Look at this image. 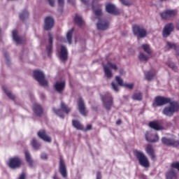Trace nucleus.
Here are the masks:
<instances>
[{"instance_id":"obj_1","label":"nucleus","mask_w":179,"mask_h":179,"mask_svg":"<svg viewBox=\"0 0 179 179\" xmlns=\"http://www.w3.org/2000/svg\"><path fill=\"white\" fill-rule=\"evenodd\" d=\"M170 106L165 108L163 110V113L168 117H171L174 114V113L178 111L179 110V104L177 101L169 102Z\"/></svg>"},{"instance_id":"obj_2","label":"nucleus","mask_w":179,"mask_h":179,"mask_svg":"<svg viewBox=\"0 0 179 179\" xmlns=\"http://www.w3.org/2000/svg\"><path fill=\"white\" fill-rule=\"evenodd\" d=\"M110 69H113V71H117L118 67L115 64L111 63V62H108L107 65H103V71L105 73V76H106L107 79H111L113 78V73Z\"/></svg>"},{"instance_id":"obj_3","label":"nucleus","mask_w":179,"mask_h":179,"mask_svg":"<svg viewBox=\"0 0 179 179\" xmlns=\"http://www.w3.org/2000/svg\"><path fill=\"white\" fill-rule=\"evenodd\" d=\"M133 33L138 38H143L148 36V31L139 25L133 26Z\"/></svg>"},{"instance_id":"obj_4","label":"nucleus","mask_w":179,"mask_h":179,"mask_svg":"<svg viewBox=\"0 0 179 179\" xmlns=\"http://www.w3.org/2000/svg\"><path fill=\"white\" fill-rule=\"evenodd\" d=\"M141 48L148 53V55H145V53L143 52H140L138 55V59H140V61L143 62L149 59L150 54H152V50H150V46H149V45L148 44L142 45Z\"/></svg>"},{"instance_id":"obj_5","label":"nucleus","mask_w":179,"mask_h":179,"mask_svg":"<svg viewBox=\"0 0 179 179\" xmlns=\"http://www.w3.org/2000/svg\"><path fill=\"white\" fill-rule=\"evenodd\" d=\"M134 153L138 159L141 166H143V167H149V160H148V158L142 152L135 150Z\"/></svg>"},{"instance_id":"obj_6","label":"nucleus","mask_w":179,"mask_h":179,"mask_svg":"<svg viewBox=\"0 0 179 179\" xmlns=\"http://www.w3.org/2000/svg\"><path fill=\"white\" fill-rule=\"evenodd\" d=\"M34 76L41 86H48V82L44 78V73L42 71L36 70L34 72Z\"/></svg>"},{"instance_id":"obj_7","label":"nucleus","mask_w":179,"mask_h":179,"mask_svg":"<svg viewBox=\"0 0 179 179\" xmlns=\"http://www.w3.org/2000/svg\"><path fill=\"white\" fill-rule=\"evenodd\" d=\"M103 105L106 110H110L111 108V106H113V97H111V95H104L101 97Z\"/></svg>"},{"instance_id":"obj_8","label":"nucleus","mask_w":179,"mask_h":179,"mask_svg":"<svg viewBox=\"0 0 179 179\" xmlns=\"http://www.w3.org/2000/svg\"><path fill=\"white\" fill-rule=\"evenodd\" d=\"M57 51L59 52V58L62 61H66L68 59V50L66 48L64 45H60L57 48Z\"/></svg>"},{"instance_id":"obj_9","label":"nucleus","mask_w":179,"mask_h":179,"mask_svg":"<svg viewBox=\"0 0 179 179\" xmlns=\"http://www.w3.org/2000/svg\"><path fill=\"white\" fill-rule=\"evenodd\" d=\"M177 15L176 10H166L161 13L162 19H171Z\"/></svg>"},{"instance_id":"obj_10","label":"nucleus","mask_w":179,"mask_h":179,"mask_svg":"<svg viewBox=\"0 0 179 179\" xmlns=\"http://www.w3.org/2000/svg\"><path fill=\"white\" fill-rule=\"evenodd\" d=\"M20 159L17 157L11 158L8 162V164L10 169H17L21 164Z\"/></svg>"},{"instance_id":"obj_11","label":"nucleus","mask_w":179,"mask_h":179,"mask_svg":"<svg viewBox=\"0 0 179 179\" xmlns=\"http://www.w3.org/2000/svg\"><path fill=\"white\" fill-rule=\"evenodd\" d=\"M171 99L163 96H157L155 98V102L154 106H164V104H167V103H170Z\"/></svg>"},{"instance_id":"obj_12","label":"nucleus","mask_w":179,"mask_h":179,"mask_svg":"<svg viewBox=\"0 0 179 179\" xmlns=\"http://www.w3.org/2000/svg\"><path fill=\"white\" fill-rule=\"evenodd\" d=\"M115 80L118 85L122 87H126L127 89H134V83H124V80H122V78H121L120 76H116Z\"/></svg>"},{"instance_id":"obj_13","label":"nucleus","mask_w":179,"mask_h":179,"mask_svg":"<svg viewBox=\"0 0 179 179\" xmlns=\"http://www.w3.org/2000/svg\"><path fill=\"white\" fill-rule=\"evenodd\" d=\"M106 9L108 13H111L112 15H120V13H121V11L117 9L114 4L108 3L106 6Z\"/></svg>"},{"instance_id":"obj_14","label":"nucleus","mask_w":179,"mask_h":179,"mask_svg":"<svg viewBox=\"0 0 179 179\" xmlns=\"http://www.w3.org/2000/svg\"><path fill=\"white\" fill-rule=\"evenodd\" d=\"M45 30H50L54 27V18L52 17H47L45 19Z\"/></svg>"},{"instance_id":"obj_15","label":"nucleus","mask_w":179,"mask_h":179,"mask_svg":"<svg viewBox=\"0 0 179 179\" xmlns=\"http://www.w3.org/2000/svg\"><path fill=\"white\" fill-rule=\"evenodd\" d=\"M173 30H174V25H173V24H168L165 25L162 34L164 37H169Z\"/></svg>"},{"instance_id":"obj_16","label":"nucleus","mask_w":179,"mask_h":179,"mask_svg":"<svg viewBox=\"0 0 179 179\" xmlns=\"http://www.w3.org/2000/svg\"><path fill=\"white\" fill-rule=\"evenodd\" d=\"M145 138L148 142H157L159 141V136L156 134H152L147 132L145 134Z\"/></svg>"},{"instance_id":"obj_17","label":"nucleus","mask_w":179,"mask_h":179,"mask_svg":"<svg viewBox=\"0 0 179 179\" xmlns=\"http://www.w3.org/2000/svg\"><path fill=\"white\" fill-rule=\"evenodd\" d=\"M78 108L82 115H86L87 114V111H86V108L85 107V102L82 98H80L78 100Z\"/></svg>"},{"instance_id":"obj_18","label":"nucleus","mask_w":179,"mask_h":179,"mask_svg":"<svg viewBox=\"0 0 179 179\" xmlns=\"http://www.w3.org/2000/svg\"><path fill=\"white\" fill-rule=\"evenodd\" d=\"M55 89L57 90V92H59V93H61L65 89V81L60 80L57 81L55 84Z\"/></svg>"},{"instance_id":"obj_19","label":"nucleus","mask_w":179,"mask_h":179,"mask_svg":"<svg viewBox=\"0 0 179 179\" xmlns=\"http://www.w3.org/2000/svg\"><path fill=\"white\" fill-rule=\"evenodd\" d=\"M99 30H107L108 29V22L106 20H99L97 23Z\"/></svg>"},{"instance_id":"obj_20","label":"nucleus","mask_w":179,"mask_h":179,"mask_svg":"<svg viewBox=\"0 0 179 179\" xmlns=\"http://www.w3.org/2000/svg\"><path fill=\"white\" fill-rule=\"evenodd\" d=\"M38 136L41 139H43V141H45V142H51V138L45 134V131L41 130L38 132Z\"/></svg>"},{"instance_id":"obj_21","label":"nucleus","mask_w":179,"mask_h":179,"mask_svg":"<svg viewBox=\"0 0 179 179\" xmlns=\"http://www.w3.org/2000/svg\"><path fill=\"white\" fill-rule=\"evenodd\" d=\"M100 5L97 4L96 1L92 2V9L96 16H101V10L99 8Z\"/></svg>"},{"instance_id":"obj_22","label":"nucleus","mask_w":179,"mask_h":179,"mask_svg":"<svg viewBox=\"0 0 179 179\" xmlns=\"http://www.w3.org/2000/svg\"><path fill=\"white\" fill-rule=\"evenodd\" d=\"M59 171L62 177L65 178V177H66V168L65 167V163L62 159H60L59 162Z\"/></svg>"},{"instance_id":"obj_23","label":"nucleus","mask_w":179,"mask_h":179,"mask_svg":"<svg viewBox=\"0 0 179 179\" xmlns=\"http://www.w3.org/2000/svg\"><path fill=\"white\" fill-rule=\"evenodd\" d=\"M162 142L164 143V145H167L168 146H177V145H178V141L173 142V141L166 138H163Z\"/></svg>"},{"instance_id":"obj_24","label":"nucleus","mask_w":179,"mask_h":179,"mask_svg":"<svg viewBox=\"0 0 179 179\" xmlns=\"http://www.w3.org/2000/svg\"><path fill=\"white\" fill-rule=\"evenodd\" d=\"M34 111L36 115H41V114H43V108H41L39 104L35 103L34 106Z\"/></svg>"},{"instance_id":"obj_25","label":"nucleus","mask_w":179,"mask_h":179,"mask_svg":"<svg viewBox=\"0 0 179 179\" xmlns=\"http://www.w3.org/2000/svg\"><path fill=\"white\" fill-rule=\"evenodd\" d=\"M13 38L17 44H21L23 41L20 37L17 36V31L16 30L13 31Z\"/></svg>"},{"instance_id":"obj_26","label":"nucleus","mask_w":179,"mask_h":179,"mask_svg":"<svg viewBox=\"0 0 179 179\" xmlns=\"http://www.w3.org/2000/svg\"><path fill=\"white\" fill-rule=\"evenodd\" d=\"M145 152L152 157V159H155V151L153 150V148L150 145H147L145 148Z\"/></svg>"},{"instance_id":"obj_27","label":"nucleus","mask_w":179,"mask_h":179,"mask_svg":"<svg viewBox=\"0 0 179 179\" xmlns=\"http://www.w3.org/2000/svg\"><path fill=\"white\" fill-rule=\"evenodd\" d=\"M149 127L157 131L162 129L161 126L159 125V122H150L149 123Z\"/></svg>"},{"instance_id":"obj_28","label":"nucleus","mask_w":179,"mask_h":179,"mask_svg":"<svg viewBox=\"0 0 179 179\" xmlns=\"http://www.w3.org/2000/svg\"><path fill=\"white\" fill-rule=\"evenodd\" d=\"M75 22L78 26H83V24H85L83 19H82V17L79 15H76Z\"/></svg>"},{"instance_id":"obj_29","label":"nucleus","mask_w":179,"mask_h":179,"mask_svg":"<svg viewBox=\"0 0 179 179\" xmlns=\"http://www.w3.org/2000/svg\"><path fill=\"white\" fill-rule=\"evenodd\" d=\"M52 48V35H51L50 34H49V45L46 48L48 55H50V54H51Z\"/></svg>"},{"instance_id":"obj_30","label":"nucleus","mask_w":179,"mask_h":179,"mask_svg":"<svg viewBox=\"0 0 179 179\" xmlns=\"http://www.w3.org/2000/svg\"><path fill=\"white\" fill-rule=\"evenodd\" d=\"M177 178L176 173L174 169H172L166 174V179H176Z\"/></svg>"},{"instance_id":"obj_31","label":"nucleus","mask_w":179,"mask_h":179,"mask_svg":"<svg viewBox=\"0 0 179 179\" xmlns=\"http://www.w3.org/2000/svg\"><path fill=\"white\" fill-rule=\"evenodd\" d=\"M72 33H73V29L69 30L66 34V38L69 44H72Z\"/></svg>"},{"instance_id":"obj_32","label":"nucleus","mask_w":179,"mask_h":179,"mask_svg":"<svg viewBox=\"0 0 179 179\" xmlns=\"http://www.w3.org/2000/svg\"><path fill=\"white\" fill-rule=\"evenodd\" d=\"M25 159L27 163H29V166H33V160L31 159L30 153H29L27 151L25 152Z\"/></svg>"},{"instance_id":"obj_33","label":"nucleus","mask_w":179,"mask_h":179,"mask_svg":"<svg viewBox=\"0 0 179 179\" xmlns=\"http://www.w3.org/2000/svg\"><path fill=\"white\" fill-rule=\"evenodd\" d=\"M73 125L76 129H83V126L78 121L73 120Z\"/></svg>"},{"instance_id":"obj_34","label":"nucleus","mask_w":179,"mask_h":179,"mask_svg":"<svg viewBox=\"0 0 179 179\" xmlns=\"http://www.w3.org/2000/svg\"><path fill=\"white\" fill-rule=\"evenodd\" d=\"M3 90L5 92V93L7 94L8 97L13 100L15 99V96H13V94L10 92V91H8V88L3 87Z\"/></svg>"},{"instance_id":"obj_35","label":"nucleus","mask_w":179,"mask_h":179,"mask_svg":"<svg viewBox=\"0 0 179 179\" xmlns=\"http://www.w3.org/2000/svg\"><path fill=\"white\" fill-rule=\"evenodd\" d=\"M154 76H156V74L153 72H147L145 73V78L148 80H152Z\"/></svg>"},{"instance_id":"obj_36","label":"nucleus","mask_w":179,"mask_h":179,"mask_svg":"<svg viewBox=\"0 0 179 179\" xmlns=\"http://www.w3.org/2000/svg\"><path fill=\"white\" fill-rule=\"evenodd\" d=\"M27 17H29V12H27V10H24L20 14V19H21V20H24Z\"/></svg>"},{"instance_id":"obj_37","label":"nucleus","mask_w":179,"mask_h":179,"mask_svg":"<svg viewBox=\"0 0 179 179\" xmlns=\"http://www.w3.org/2000/svg\"><path fill=\"white\" fill-rule=\"evenodd\" d=\"M133 100H142V94L141 92H136L132 96Z\"/></svg>"},{"instance_id":"obj_38","label":"nucleus","mask_w":179,"mask_h":179,"mask_svg":"<svg viewBox=\"0 0 179 179\" xmlns=\"http://www.w3.org/2000/svg\"><path fill=\"white\" fill-rule=\"evenodd\" d=\"M123 5L126 6H131V5L134 4V0H120Z\"/></svg>"},{"instance_id":"obj_39","label":"nucleus","mask_w":179,"mask_h":179,"mask_svg":"<svg viewBox=\"0 0 179 179\" xmlns=\"http://www.w3.org/2000/svg\"><path fill=\"white\" fill-rule=\"evenodd\" d=\"M61 106H62V109L63 110V111H64V113H66V114H68V113L71 112V108H68V106H66V105H65V103H64V102H62Z\"/></svg>"},{"instance_id":"obj_40","label":"nucleus","mask_w":179,"mask_h":179,"mask_svg":"<svg viewBox=\"0 0 179 179\" xmlns=\"http://www.w3.org/2000/svg\"><path fill=\"white\" fill-rule=\"evenodd\" d=\"M166 47L168 49L173 48V50H176V44H174L173 43H170V42L166 43Z\"/></svg>"},{"instance_id":"obj_41","label":"nucleus","mask_w":179,"mask_h":179,"mask_svg":"<svg viewBox=\"0 0 179 179\" xmlns=\"http://www.w3.org/2000/svg\"><path fill=\"white\" fill-rule=\"evenodd\" d=\"M53 111L57 114V115H59L60 118H64V115L62 114V110H56L55 108H53Z\"/></svg>"},{"instance_id":"obj_42","label":"nucleus","mask_w":179,"mask_h":179,"mask_svg":"<svg viewBox=\"0 0 179 179\" xmlns=\"http://www.w3.org/2000/svg\"><path fill=\"white\" fill-rule=\"evenodd\" d=\"M31 145L32 146L35 148V149H38V148H40V145L38 143H37V141H36V139H33L31 141Z\"/></svg>"},{"instance_id":"obj_43","label":"nucleus","mask_w":179,"mask_h":179,"mask_svg":"<svg viewBox=\"0 0 179 179\" xmlns=\"http://www.w3.org/2000/svg\"><path fill=\"white\" fill-rule=\"evenodd\" d=\"M112 87L115 92H118L119 90L118 85L115 84L114 82L112 83Z\"/></svg>"},{"instance_id":"obj_44","label":"nucleus","mask_w":179,"mask_h":179,"mask_svg":"<svg viewBox=\"0 0 179 179\" xmlns=\"http://www.w3.org/2000/svg\"><path fill=\"white\" fill-rule=\"evenodd\" d=\"M172 169H177L179 171V162H174L171 164Z\"/></svg>"},{"instance_id":"obj_45","label":"nucleus","mask_w":179,"mask_h":179,"mask_svg":"<svg viewBox=\"0 0 179 179\" xmlns=\"http://www.w3.org/2000/svg\"><path fill=\"white\" fill-rule=\"evenodd\" d=\"M59 6H64V0H58Z\"/></svg>"},{"instance_id":"obj_46","label":"nucleus","mask_w":179,"mask_h":179,"mask_svg":"<svg viewBox=\"0 0 179 179\" xmlns=\"http://www.w3.org/2000/svg\"><path fill=\"white\" fill-rule=\"evenodd\" d=\"M50 6H54V3H55V0H48Z\"/></svg>"},{"instance_id":"obj_47","label":"nucleus","mask_w":179,"mask_h":179,"mask_svg":"<svg viewBox=\"0 0 179 179\" xmlns=\"http://www.w3.org/2000/svg\"><path fill=\"white\" fill-rule=\"evenodd\" d=\"M25 178H26V175L24 173H22L19 178V179H25Z\"/></svg>"},{"instance_id":"obj_48","label":"nucleus","mask_w":179,"mask_h":179,"mask_svg":"<svg viewBox=\"0 0 179 179\" xmlns=\"http://www.w3.org/2000/svg\"><path fill=\"white\" fill-rule=\"evenodd\" d=\"M96 179H101V174L100 173V172L97 173Z\"/></svg>"},{"instance_id":"obj_49","label":"nucleus","mask_w":179,"mask_h":179,"mask_svg":"<svg viewBox=\"0 0 179 179\" xmlns=\"http://www.w3.org/2000/svg\"><path fill=\"white\" fill-rule=\"evenodd\" d=\"M69 3H71V5L75 4V0H67Z\"/></svg>"},{"instance_id":"obj_50","label":"nucleus","mask_w":179,"mask_h":179,"mask_svg":"<svg viewBox=\"0 0 179 179\" xmlns=\"http://www.w3.org/2000/svg\"><path fill=\"white\" fill-rule=\"evenodd\" d=\"M81 2L84 3V5H87V2H89V0H81Z\"/></svg>"},{"instance_id":"obj_51","label":"nucleus","mask_w":179,"mask_h":179,"mask_svg":"<svg viewBox=\"0 0 179 179\" xmlns=\"http://www.w3.org/2000/svg\"><path fill=\"white\" fill-rule=\"evenodd\" d=\"M90 129H92V126H91L90 124H88V125L87 126L86 130H87V131H90Z\"/></svg>"},{"instance_id":"obj_52","label":"nucleus","mask_w":179,"mask_h":179,"mask_svg":"<svg viewBox=\"0 0 179 179\" xmlns=\"http://www.w3.org/2000/svg\"><path fill=\"white\" fill-rule=\"evenodd\" d=\"M41 159H47V155L46 154H42L41 155Z\"/></svg>"},{"instance_id":"obj_53","label":"nucleus","mask_w":179,"mask_h":179,"mask_svg":"<svg viewBox=\"0 0 179 179\" xmlns=\"http://www.w3.org/2000/svg\"><path fill=\"white\" fill-rule=\"evenodd\" d=\"M169 66H170V68L174 69V64L171 63L169 64Z\"/></svg>"},{"instance_id":"obj_54","label":"nucleus","mask_w":179,"mask_h":179,"mask_svg":"<svg viewBox=\"0 0 179 179\" xmlns=\"http://www.w3.org/2000/svg\"><path fill=\"white\" fill-rule=\"evenodd\" d=\"M120 75H124V70H120Z\"/></svg>"},{"instance_id":"obj_55","label":"nucleus","mask_w":179,"mask_h":179,"mask_svg":"<svg viewBox=\"0 0 179 179\" xmlns=\"http://www.w3.org/2000/svg\"><path fill=\"white\" fill-rule=\"evenodd\" d=\"M116 124H117V125H120V124H121V120H117V121L116 122Z\"/></svg>"},{"instance_id":"obj_56","label":"nucleus","mask_w":179,"mask_h":179,"mask_svg":"<svg viewBox=\"0 0 179 179\" xmlns=\"http://www.w3.org/2000/svg\"><path fill=\"white\" fill-rule=\"evenodd\" d=\"M60 41H61L62 43H64V41H65V39L63 38H61Z\"/></svg>"},{"instance_id":"obj_57","label":"nucleus","mask_w":179,"mask_h":179,"mask_svg":"<svg viewBox=\"0 0 179 179\" xmlns=\"http://www.w3.org/2000/svg\"><path fill=\"white\" fill-rule=\"evenodd\" d=\"M161 1H166V0H161Z\"/></svg>"}]
</instances>
